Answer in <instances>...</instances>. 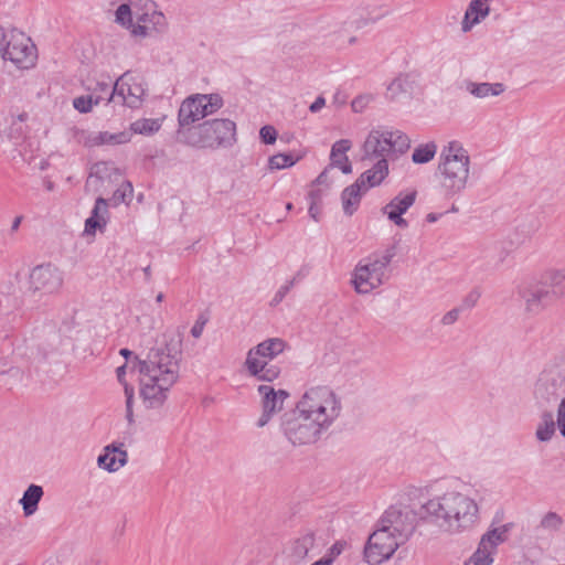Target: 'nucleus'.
Here are the masks:
<instances>
[{
    "instance_id": "8fccbe9b",
    "label": "nucleus",
    "mask_w": 565,
    "mask_h": 565,
    "mask_svg": "<svg viewBox=\"0 0 565 565\" xmlns=\"http://www.w3.org/2000/svg\"><path fill=\"white\" fill-rule=\"evenodd\" d=\"M291 286H292V281H290V282H289L288 285H286V286H282V287L278 290V292H277V295H276V299H277V300H281V299L285 297V295L289 291V289L291 288Z\"/></svg>"
},
{
    "instance_id": "7c9ffc66",
    "label": "nucleus",
    "mask_w": 565,
    "mask_h": 565,
    "mask_svg": "<svg viewBox=\"0 0 565 565\" xmlns=\"http://www.w3.org/2000/svg\"><path fill=\"white\" fill-rule=\"evenodd\" d=\"M130 370L129 364H122L116 369V376L120 384L124 386V392L126 396V412H127V419L129 422L132 420V404H134V397H135V388L131 384H129L126 381V374L127 370Z\"/></svg>"
},
{
    "instance_id": "f3484780",
    "label": "nucleus",
    "mask_w": 565,
    "mask_h": 565,
    "mask_svg": "<svg viewBox=\"0 0 565 565\" xmlns=\"http://www.w3.org/2000/svg\"><path fill=\"white\" fill-rule=\"evenodd\" d=\"M3 58L9 60L19 68H31L38 60V50L23 32H13L3 50Z\"/></svg>"
},
{
    "instance_id": "4c0bfd02",
    "label": "nucleus",
    "mask_w": 565,
    "mask_h": 565,
    "mask_svg": "<svg viewBox=\"0 0 565 565\" xmlns=\"http://www.w3.org/2000/svg\"><path fill=\"white\" fill-rule=\"evenodd\" d=\"M373 99H374L373 95H371V94H362V95L356 96L351 102L352 111L355 114L363 113L370 106V104L373 102Z\"/></svg>"
},
{
    "instance_id": "4be33fe9",
    "label": "nucleus",
    "mask_w": 565,
    "mask_h": 565,
    "mask_svg": "<svg viewBox=\"0 0 565 565\" xmlns=\"http://www.w3.org/2000/svg\"><path fill=\"white\" fill-rule=\"evenodd\" d=\"M131 131L121 130L118 132L93 131L84 138V146L88 148L100 146H120L130 142Z\"/></svg>"
},
{
    "instance_id": "412c9836",
    "label": "nucleus",
    "mask_w": 565,
    "mask_h": 565,
    "mask_svg": "<svg viewBox=\"0 0 565 565\" xmlns=\"http://www.w3.org/2000/svg\"><path fill=\"white\" fill-rule=\"evenodd\" d=\"M108 220V203L105 199L98 198L92 210L90 216L86 218L83 236L94 238L97 232L103 233Z\"/></svg>"
},
{
    "instance_id": "2f4dec72",
    "label": "nucleus",
    "mask_w": 565,
    "mask_h": 565,
    "mask_svg": "<svg viewBox=\"0 0 565 565\" xmlns=\"http://www.w3.org/2000/svg\"><path fill=\"white\" fill-rule=\"evenodd\" d=\"M437 153V145L435 141L418 145L412 154L414 163L423 164L431 161Z\"/></svg>"
},
{
    "instance_id": "473e14b6",
    "label": "nucleus",
    "mask_w": 565,
    "mask_h": 565,
    "mask_svg": "<svg viewBox=\"0 0 565 565\" xmlns=\"http://www.w3.org/2000/svg\"><path fill=\"white\" fill-rule=\"evenodd\" d=\"M103 100L104 96H95L94 94L78 96L73 99V107L81 114H87Z\"/></svg>"
},
{
    "instance_id": "f8f14e48",
    "label": "nucleus",
    "mask_w": 565,
    "mask_h": 565,
    "mask_svg": "<svg viewBox=\"0 0 565 565\" xmlns=\"http://www.w3.org/2000/svg\"><path fill=\"white\" fill-rule=\"evenodd\" d=\"M223 106L218 94H195L185 98L178 113L179 129H191L193 124L216 113Z\"/></svg>"
},
{
    "instance_id": "bf43d9fd",
    "label": "nucleus",
    "mask_w": 565,
    "mask_h": 565,
    "mask_svg": "<svg viewBox=\"0 0 565 565\" xmlns=\"http://www.w3.org/2000/svg\"><path fill=\"white\" fill-rule=\"evenodd\" d=\"M21 221H22V216H17L12 222L11 230L17 231L21 224Z\"/></svg>"
},
{
    "instance_id": "09e8293b",
    "label": "nucleus",
    "mask_w": 565,
    "mask_h": 565,
    "mask_svg": "<svg viewBox=\"0 0 565 565\" xmlns=\"http://www.w3.org/2000/svg\"><path fill=\"white\" fill-rule=\"evenodd\" d=\"M404 79L403 78H396L395 81L392 82V84L390 85L388 87V90L392 92V93H395L397 90H401L403 88V84H404Z\"/></svg>"
},
{
    "instance_id": "5fc2aeb1",
    "label": "nucleus",
    "mask_w": 565,
    "mask_h": 565,
    "mask_svg": "<svg viewBox=\"0 0 565 565\" xmlns=\"http://www.w3.org/2000/svg\"><path fill=\"white\" fill-rule=\"evenodd\" d=\"M342 548L339 544H334L331 548H330V555L328 557H335L338 556L340 553H341Z\"/></svg>"
},
{
    "instance_id": "6ab92c4d",
    "label": "nucleus",
    "mask_w": 565,
    "mask_h": 565,
    "mask_svg": "<svg viewBox=\"0 0 565 565\" xmlns=\"http://www.w3.org/2000/svg\"><path fill=\"white\" fill-rule=\"evenodd\" d=\"M523 302V310L527 316H539L546 309L548 290L539 284H529L519 287L518 291Z\"/></svg>"
},
{
    "instance_id": "b1692460",
    "label": "nucleus",
    "mask_w": 565,
    "mask_h": 565,
    "mask_svg": "<svg viewBox=\"0 0 565 565\" xmlns=\"http://www.w3.org/2000/svg\"><path fill=\"white\" fill-rule=\"evenodd\" d=\"M128 454L114 444L107 445L97 458V466L107 472H116L127 463Z\"/></svg>"
},
{
    "instance_id": "5701e85b",
    "label": "nucleus",
    "mask_w": 565,
    "mask_h": 565,
    "mask_svg": "<svg viewBox=\"0 0 565 565\" xmlns=\"http://www.w3.org/2000/svg\"><path fill=\"white\" fill-rule=\"evenodd\" d=\"M257 393L260 398L262 409L271 411L276 414L284 408L285 402L290 396L288 391L282 388L276 390L269 384H260L257 387Z\"/></svg>"
},
{
    "instance_id": "052dcab7",
    "label": "nucleus",
    "mask_w": 565,
    "mask_h": 565,
    "mask_svg": "<svg viewBox=\"0 0 565 565\" xmlns=\"http://www.w3.org/2000/svg\"><path fill=\"white\" fill-rule=\"evenodd\" d=\"M45 188L47 191H52L54 189V184L52 181H46L45 182Z\"/></svg>"
},
{
    "instance_id": "de8ad7c7",
    "label": "nucleus",
    "mask_w": 565,
    "mask_h": 565,
    "mask_svg": "<svg viewBox=\"0 0 565 565\" xmlns=\"http://www.w3.org/2000/svg\"><path fill=\"white\" fill-rule=\"evenodd\" d=\"M326 106V99L322 96H319L309 107L311 113H318Z\"/></svg>"
},
{
    "instance_id": "3c124183",
    "label": "nucleus",
    "mask_w": 565,
    "mask_h": 565,
    "mask_svg": "<svg viewBox=\"0 0 565 565\" xmlns=\"http://www.w3.org/2000/svg\"><path fill=\"white\" fill-rule=\"evenodd\" d=\"M457 317H458V313L456 311H450L447 315H445L443 321H444V323L449 324V323L455 322Z\"/></svg>"
},
{
    "instance_id": "e2e57ef3",
    "label": "nucleus",
    "mask_w": 565,
    "mask_h": 565,
    "mask_svg": "<svg viewBox=\"0 0 565 565\" xmlns=\"http://www.w3.org/2000/svg\"><path fill=\"white\" fill-rule=\"evenodd\" d=\"M286 209H287L288 211H290V210L292 209V204H291V203H288V204L286 205Z\"/></svg>"
},
{
    "instance_id": "c85d7f7f",
    "label": "nucleus",
    "mask_w": 565,
    "mask_h": 565,
    "mask_svg": "<svg viewBox=\"0 0 565 565\" xmlns=\"http://www.w3.org/2000/svg\"><path fill=\"white\" fill-rule=\"evenodd\" d=\"M164 119L166 116L158 118H139L132 121L127 130L131 131V136L136 134L149 137L161 129Z\"/></svg>"
},
{
    "instance_id": "4d7b16f0",
    "label": "nucleus",
    "mask_w": 565,
    "mask_h": 565,
    "mask_svg": "<svg viewBox=\"0 0 565 565\" xmlns=\"http://www.w3.org/2000/svg\"><path fill=\"white\" fill-rule=\"evenodd\" d=\"M440 216H441V214L428 213L426 215V220H427L428 223H434V222L438 221Z\"/></svg>"
},
{
    "instance_id": "79ce46f5",
    "label": "nucleus",
    "mask_w": 565,
    "mask_h": 565,
    "mask_svg": "<svg viewBox=\"0 0 565 565\" xmlns=\"http://www.w3.org/2000/svg\"><path fill=\"white\" fill-rule=\"evenodd\" d=\"M556 425L561 431V435L565 438V397L561 399L557 407Z\"/></svg>"
},
{
    "instance_id": "7ed1b4c3",
    "label": "nucleus",
    "mask_w": 565,
    "mask_h": 565,
    "mask_svg": "<svg viewBox=\"0 0 565 565\" xmlns=\"http://www.w3.org/2000/svg\"><path fill=\"white\" fill-rule=\"evenodd\" d=\"M480 515L477 500L455 489L430 497L420 508L422 519L447 535H459L473 530Z\"/></svg>"
},
{
    "instance_id": "2eb2a0df",
    "label": "nucleus",
    "mask_w": 565,
    "mask_h": 565,
    "mask_svg": "<svg viewBox=\"0 0 565 565\" xmlns=\"http://www.w3.org/2000/svg\"><path fill=\"white\" fill-rule=\"evenodd\" d=\"M417 515L409 505L388 508L379 521V525L396 535L404 543L415 530Z\"/></svg>"
},
{
    "instance_id": "f03ea898",
    "label": "nucleus",
    "mask_w": 565,
    "mask_h": 565,
    "mask_svg": "<svg viewBox=\"0 0 565 565\" xmlns=\"http://www.w3.org/2000/svg\"><path fill=\"white\" fill-rule=\"evenodd\" d=\"M132 373L137 375L142 407L159 411L179 380V360L167 348L153 349L143 359L134 361Z\"/></svg>"
},
{
    "instance_id": "a211bd4d",
    "label": "nucleus",
    "mask_w": 565,
    "mask_h": 565,
    "mask_svg": "<svg viewBox=\"0 0 565 565\" xmlns=\"http://www.w3.org/2000/svg\"><path fill=\"white\" fill-rule=\"evenodd\" d=\"M417 194V190L412 188L399 191L382 207V214L385 215L394 225L401 228L408 227V222L403 217V215L414 205Z\"/></svg>"
},
{
    "instance_id": "6e6d98bb",
    "label": "nucleus",
    "mask_w": 565,
    "mask_h": 565,
    "mask_svg": "<svg viewBox=\"0 0 565 565\" xmlns=\"http://www.w3.org/2000/svg\"><path fill=\"white\" fill-rule=\"evenodd\" d=\"M106 169H107L106 163H97L93 168V173L98 174V173H102L103 171H105Z\"/></svg>"
},
{
    "instance_id": "aec40b11",
    "label": "nucleus",
    "mask_w": 565,
    "mask_h": 565,
    "mask_svg": "<svg viewBox=\"0 0 565 565\" xmlns=\"http://www.w3.org/2000/svg\"><path fill=\"white\" fill-rule=\"evenodd\" d=\"M359 42L356 32L345 22L334 24L330 33L326 35V44L338 52H345L356 46Z\"/></svg>"
},
{
    "instance_id": "c03bdc74",
    "label": "nucleus",
    "mask_w": 565,
    "mask_h": 565,
    "mask_svg": "<svg viewBox=\"0 0 565 565\" xmlns=\"http://www.w3.org/2000/svg\"><path fill=\"white\" fill-rule=\"evenodd\" d=\"M383 17L382 12H371L366 18L356 21L358 26H365L371 23H375Z\"/></svg>"
},
{
    "instance_id": "f257e3e1",
    "label": "nucleus",
    "mask_w": 565,
    "mask_h": 565,
    "mask_svg": "<svg viewBox=\"0 0 565 565\" xmlns=\"http://www.w3.org/2000/svg\"><path fill=\"white\" fill-rule=\"evenodd\" d=\"M341 396L329 385L305 388L294 407L280 415L278 434L291 446L317 444L341 418Z\"/></svg>"
},
{
    "instance_id": "e433bc0d",
    "label": "nucleus",
    "mask_w": 565,
    "mask_h": 565,
    "mask_svg": "<svg viewBox=\"0 0 565 565\" xmlns=\"http://www.w3.org/2000/svg\"><path fill=\"white\" fill-rule=\"evenodd\" d=\"M563 525V519L555 512H547L541 520V526L548 531H558Z\"/></svg>"
},
{
    "instance_id": "6e6552de",
    "label": "nucleus",
    "mask_w": 565,
    "mask_h": 565,
    "mask_svg": "<svg viewBox=\"0 0 565 565\" xmlns=\"http://www.w3.org/2000/svg\"><path fill=\"white\" fill-rule=\"evenodd\" d=\"M288 349L289 344L284 339L267 338L247 351L243 366L246 373L257 381L274 382L280 376L281 371L270 362Z\"/></svg>"
},
{
    "instance_id": "20e7f679",
    "label": "nucleus",
    "mask_w": 565,
    "mask_h": 565,
    "mask_svg": "<svg viewBox=\"0 0 565 565\" xmlns=\"http://www.w3.org/2000/svg\"><path fill=\"white\" fill-rule=\"evenodd\" d=\"M115 21L132 36L141 39L163 33L168 28L166 15L152 0H135L120 4L116 9Z\"/></svg>"
},
{
    "instance_id": "37998d69",
    "label": "nucleus",
    "mask_w": 565,
    "mask_h": 565,
    "mask_svg": "<svg viewBox=\"0 0 565 565\" xmlns=\"http://www.w3.org/2000/svg\"><path fill=\"white\" fill-rule=\"evenodd\" d=\"M206 318L203 316L199 317L198 320L194 322L193 327L191 328V334L198 339L202 335L204 327L206 324Z\"/></svg>"
},
{
    "instance_id": "9b49d317",
    "label": "nucleus",
    "mask_w": 565,
    "mask_h": 565,
    "mask_svg": "<svg viewBox=\"0 0 565 565\" xmlns=\"http://www.w3.org/2000/svg\"><path fill=\"white\" fill-rule=\"evenodd\" d=\"M392 256L388 254L367 257L355 266L351 282L358 294H370L387 278V268Z\"/></svg>"
},
{
    "instance_id": "680f3d73",
    "label": "nucleus",
    "mask_w": 565,
    "mask_h": 565,
    "mask_svg": "<svg viewBox=\"0 0 565 565\" xmlns=\"http://www.w3.org/2000/svg\"><path fill=\"white\" fill-rule=\"evenodd\" d=\"M157 302H161L163 300V294L159 292L156 297Z\"/></svg>"
},
{
    "instance_id": "cd10ccee",
    "label": "nucleus",
    "mask_w": 565,
    "mask_h": 565,
    "mask_svg": "<svg viewBox=\"0 0 565 565\" xmlns=\"http://www.w3.org/2000/svg\"><path fill=\"white\" fill-rule=\"evenodd\" d=\"M44 495V490L39 484H30L23 492L19 503L22 507L23 515L29 518L36 513L39 503Z\"/></svg>"
},
{
    "instance_id": "0eeeda50",
    "label": "nucleus",
    "mask_w": 565,
    "mask_h": 565,
    "mask_svg": "<svg viewBox=\"0 0 565 565\" xmlns=\"http://www.w3.org/2000/svg\"><path fill=\"white\" fill-rule=\"evenodd\" d=\"M411 147V140L401 130L391 129L385 126H376L369 130L361 145L362 159L388 161L397 159Z\"/></svg>"
},
{
    "instance_id": "f704fd0d",
    "label": "nucleus",
    "mask_w": 565,
    "mask_h": 565,
    "mask_svg": "<svg viewBox=\"0 0 565 565\" xmlns=\"http://www.w3.org/2000/svg\"><path fill=\"white\" fill-rule=\"evenodd\" d=\"M297 162L291 154L278 153L274 154L268 160V167L270 170H280L292 167Z\"/></svg>"
},
{
    "instance_id": "c756f323",
    "label": "nucleus",
    "mask_w": 565,
    "mask_h": 565,
    "mask_svg": "<svg viewBox=\"0 0 565 565\" xmlns=\"http://www.w3.org/2000/svg\"><path fill=\"white\" fill-rule=\"evenodd\" d=\"M556 431V423L551 412H544L535 429V437L541 443L550 441Z\"/></svg>"
},
{
    "instance_id": "864d4df0",
    "label": "nucleus",
    "mask_w": 565,
    "mask_h": 565,
    "mask_svg": "<svg viewBox=\"0 0 565 565\" xmlns=\"http://www.w3.org/2000/svg\"><path fill=\"white\" fill-rule=\"evenodd\" d=\"M333 557H322L321 559L312 563L311 565H332Z\"/></svg>"
},
{
    "instance_id": "603ef678",
    "label": "nucleus",
    "mask_w": 565,
    "mask_h": 565,
    "mask_svg": "<svg viewBox=\"0 0 565 565\" xmlns=\"http://www.w3.org/2000/svg\"><path fill=\"white\" fill-rule=\"evenodd\" d=\"M309 214L310 216L315 220V221H318V214H319V211H318V207L316 206V203L312 202L310 207H309Z\"/></svg>"
},
{
    "instance_id": "72a5a7b5",
    "label": "nucleus",
    "mask_w": 565,
    "mask_h": 565,
    "mask_svg": "<svg viewBox=\"0 0 565 565\" xmlns=\"http://www.w3.org/2000/svg\"><path fill=\"white\" fill-rule=\"evenodd\" d=\"M132 184L129 181H122L110 198V202L114 206H118L121 203L128 204L132 200Z\"/></svg>"
},
{
    "instance_id": "ddd939ff",
    "label": "nucleus",
    "mask_w": 565,
    "mask_h": 565,
    "mask_svg": "<svg viewBox=\"0 0 565 565\" xmlns=\"http://www.w3.org/2000/svg\"><path fill=\"white\" fill-rule=\"evenodd\" d=\"M29 290L38 296H54L64 286V273L53 263L34 266L28 277Z\"/></svg>"
},
{
    "instance_id": "bb28decb",
    "label": "nucleus",
    "mask_w": 565,
    "mask_h": 565,
    "mask_svg": "<svg viewBox=\"0 0 565 565\" xmlns=\"http://www.w3.org/2000/svg\"><path fill=\"white\" fill-rule=\"evenodd\" d=\"M465 89L477 99H487L490 97H498L503 94L505 92V86L502 83H478L468 81L465 84Z\"/></svg>"
},
{
    "instance_id": "a18cd8bd",
    "label": "nucleus",
    "mask_w": 565,
    "mask_h": 565,
    "mask_svg": "<svg viewBox=\"0 0 565 565\" xmlns=\"http://www.w3.org/2000/svg\"><path fill=\"white\" fill-rule=\"evenodd\" d=\"M274 415H276V413L267 409H262V414L256 422V426L258 428L265 427L271 420Z\"/></svg>"
},
{
    "instance_id": "c9c22d12",
    "label": "nucleus",
    "mask_w": 565,
    "mask_h": 565,
    "mask_svg": "<svg viewBox=\"0 0 565 565\" xmlns=\"http://www.w3.org/2000/svg\"><path fill=\"white\" fill-rule=\"evenodd\" d=\"M313 547V537L306 535L297 540L292 547V553L298 558H303L308 555L309 551Z\"/></svg>"
},
{
    "instance_id": "13d9d810",
    "label": "nucleus",
    "mask_w": 565,
    "mask_h": 565,
    "mask_svg": "<svg viewBox=\"0 0 565 565\" xmlns=\"http://www.w3.org/2000/svg\"><path fill=\"white\" fill-rule=\"evenodd\" d=\"M90 94H94L95 96H104V100L109 102V100H108L109 96H108V95H105V93H103V92L98 88V84L96 85V87L93 89V92H92Z\"/></svg>"
},
{
    "instance_id": "39448f33",
    "label": "nucleus",
    "mask_w": 565,
    "mask_h": 565,
    "mask_svg": "<svg viewBox=\"0 0 565 565\" xmlns=\"http://www.w3.org/2000/svg\"><path fill=\"white\" fill-rule=\"evenodd\" d=\"M438 171L444 192L454 196L461 193L470 175V157L460 141L450 140L441 149Z\"/></svg>"
},
{
    "instance_id": "ea45409f",
    "label": "nucleus",
    "mask_w": 565,
    "mask_h": 565,
    "mask_svg": "<svg viewBox=\"0 0 565 565\" xmlns=\"http://www.w3.org/2000/svg\"><path fill=\"white\" fill-rule=\"evenodd\" d=\"M548 280L554 288L565 289V271L551 270L547 274Z\"/></svg>"
},
{
    "instance_id": "1a4fd4ad",
    "label": "nucleus",
    "mask_w": 565,
    "mask_h": 565,
    "mask_svg": "<svg viewBox=\"0 0 565 565\" xmlns=\"http://www.w3.org/2000/svg\"><path fill=\"white\" fill-rule=\"evenodd\" d=\"M98 88L108 95V100L115 97L121 99L122 105L129 108H139L148 95V82L137 71H127L117 78L113 88L107 83H99Z\"/></svg>"
},
{
    "instance_id": "a19ab883",
    "label": "nucleus",
    "mask_w": 565,
    "mask_h": 565,
    "mask_svg": "<svg viewBox=\"0 0 565 565\" xmlns=\"http://www.w3.org/2000/svg\"><path fill=\"white\" fill-rule=\"evenodd\" d=\"M333 169L334 168H331L330 164L326 167L323 171L318 175L315 183L318 185H330L333 182Z\"/></svg>"
},
{
    "instance_id": "393cba45",
    "label": "nucleus",
    "mask_w": 565,
    "mask_h": 565,
    "mask_svg": "<svg viewBox=\"0 0 565 565\" xmlns=\"http://www.w3.org/2000/svg\"><path fill=\"white\" fill-rule=\"evenodd\" d=\"M491 0H471L461 22V30L469 32L475 25L481 23L490 13Z\"/></svg>"
},
{
    "instance_id": "a878e982",
    "label": "nucleus",
    "mask_w": 565,
    "mask_h": 565,
    "mask_svg": "<svg viewBox=\"0 0 565 565\" xmlns=\"http://www.w3.org/2000/svg\"><path fill=\"white\" fill-rule=\"evenodd\" d=\"M352 148V142L349 139H340L335 141L330 151V166L337 168L344 174L352 173V164L349 160L348 152Z\"/></svg>"
},
{
    "instance_id": "58836bf2",
    "label": "nucleus",
    "mask_w": 565,
    "mask_h": 565,
    "mask_svg": "<svg viewBox=\"0 0 565 565\" xmlns=\"http://www.w3.org/2000/svg\"><path fill=\"white\" fill-rule=\"evenodd\" d=\"M259 137L262 141L266 145H273L277 140V130L274 126L266 125L260 128Z\"/></svg>"
},
{
    "instance_id": "4468645a",
    "label": "nucleus",
    "mask_w": 565,
    "mask_h": 565,
    "mask_svg": "<svg viewBox=\"0 0 565 565\" xmlns=\"http://www.w3.org/2000/svg\"><path fill=\"white\" fill-rule=\"evenodd\" d=\"M403 541L377 524V529L369 536L364 548V557L371 565H379L390 559Z\"/></svg>"
},
{
    "instance_id": "423d86ee",
    "label": "nucleus",
    "mask_w": 565,
    "mask_h": 565,
    "mask_svg": "<svg viewBox=\"0 0 565 565\" xmlns=\"http://www.w3.org/2000/svg\"><path fill=\"white\" fill-rule=\"evenodd\" d=\"M178 139L199 149H220L236 142V124L227 118L206 120L191 129L177 131Z\"/></svg>"
},
{
    "instance_id": "9d476101",
    "label": "nucleus",
    "mask_w": 565,
    "mask_h": 565,
    "mask_svg": "<svg viewBox=\"0 0 565 565\" xmlns=\"http://www.w3.org/2000/svg\"><path fill=\"white\" fill-rule=\"evenodd\" d=\"M390 169L384 160L375 162L364 171L353 184L347 186L341 193L342 209L345 215H353L358 210L362 196L372 188L379 186L387 178Z\"/></svg>"
},
{
    "instance_id": "dca6fc26",
    "label": "nucleus",
    "mask_w": 565,
    "mask_h": 565,
    "mask_svg": "<svg viewBox=\"0 0 565 565\" xmlns=\"http://www.w3.org/2000/svg\"><path fill=\"white\" fill-rule=\"evenodd\" d=\"M512 524L489 527L480 537L478 546L469 558L470 565H492L499 545L508 540Z\"/></svg>"
},
{
    "instance_id": "49530a36",
    "label": "nucleus",
    "mask_w": 565,
    "mask_h": 565,
    "mask_svg": "<svg viewBox=\"0 0 565 565\" xmlns=\"http://www.w3.org/2000/svg\"><path fill=\"white\" fill-rule=\"evenodd\" d=\"M120 355L125 358L126 362L125 364H129L130 365V372H132V365H134V361L136 359H142L141 356H138L136 355L132 351L128 350V349H121L119 351Z\"/></svg>"
}]
</instances>
